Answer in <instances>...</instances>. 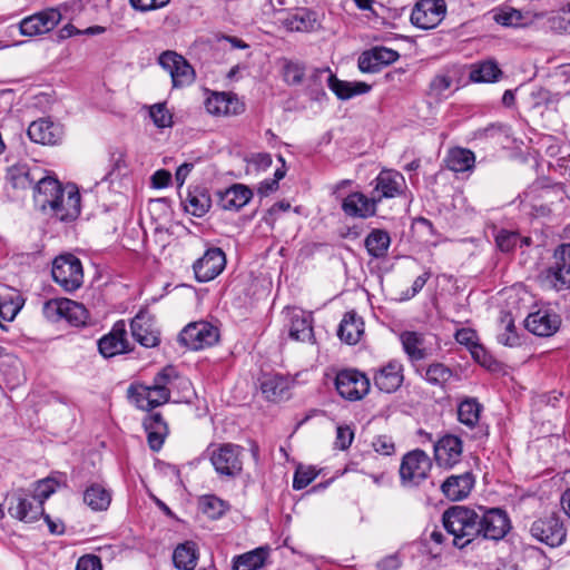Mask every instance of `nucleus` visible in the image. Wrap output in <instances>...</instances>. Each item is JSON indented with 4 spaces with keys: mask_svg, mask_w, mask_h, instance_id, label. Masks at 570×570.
Wrapping results in <instances>:
<instances>
[{
    "mask_svg": "<svg viewBox=\"0 0 570 570\" xmlns=\"http://www.w3.org/2000/svg\"><path fill=\"white\" fill-rule=\"evenodd\" d=\"M474 485L472 473L465 472L459 475H451L442 483L443 494L451 501L465 499Z\"/></svg>",
    "mask_w": 570,
    "mask_h": 570,
    "instance_id": "nucleus-29",
    "label": "nucleus"
},
{
    "mask_svg": "<svg viewBox=\"0 0 570 570\" xmlns=\"http://www.w3.org/2000/svg\"><path fill=\"white\" fill-rule=\"evenodd\" d=\"M327 86L341 100H347L357 95L366 94L371 90V86L363 81H344L328 71Z\"/></svg>",
    "mask_w": 570,
    "mask_h": 570,
    "instance_id": "nucleus-33",
    "label": "nucleus"
},
{
    "mask_svg": "<svg viewBox=\"0 0 570 570\" xmlns=\"http://www.w3.org/2000/svg\"><path fill=\"white\" fill-rule=\"evenodd\" d=\"M354 432L347 425L338 426L336 429L335 446L340 450H346L352 444Z\"/></svg>",
    "mask_w": 570,
    "mask_h": 570,
    "instance_id": "nucleus-57",
    "label": "nucleus"
},
{
    "mask_svg": "<svg viewBox=\"0 0 570 570\" xmlns=\"http://www.w3.org/2000/svg\"><path fill=\"white\" fill-rule=\"evenodd\" d=\"M494 239L497 247L502 253H511L518 247L520 243V234L513 230L500 229L495 234Z\"/></svg>",
    "mask_w": 570,
    "mask_h": 570,
    "instance_id": "nucleus-50",
    "label": "nucleus"
},
{
    "mask_svg": "<svg viewBox=\"0 0 570 570\" xmlns=\"http://www.w3.org/2000/svg\"><path fill=\"white\" fill-rule=\"evenodd\" d=\"M316 19L314 18V13L301 9L294 13L288 14V17L284 20L285 27L291 31H311L314 29Z\"/></svg>",
    "mask_w": 570,
    "mask_h": 570,
    "instance_id": "nucleus-45",
    "label": "nucleus"
},
{
    "mask_svg": "<svg viewBox=\"0 0 570 570\" xmlns=\"http://www.w3.org/2000/svg\"><path fill=\"white\" fill-rule=\"evenodd\" d=\"M177 377L178 375L175 368L171 366H167L155 375L153 384L148 385V387H153L158 391L159 401H169L170 387Z\"/></svg>",
    "mask_w": 570,
    "mask_h": 570,
    "instance_id": "nucleus-42",
    "label": "nucleus"
},
{
    "mask_svg": "<svg viewBox=\"0 0 570 570\" xmlns=\"http://www.w3.org/2000/svg\"><path fill=\"white\" fill-rule=\"evenodd\" d=\"M377 204L379 198L373 195L366 197L362 193H352L343 200L342 209L347 216L366 218L375 215Z\"/></svg>",
    "mask_w": 570,
    "mask_h": 570,
    "instance_id": "nucleus-24",
    "label": "nucleus"
},
{
    "mask_svg": "<svg viewBox=\"0 0 570 570\" xmlns=\"http://www.w3.org/2000/svg\"><path fill=\"white\" fill-rule=\"evenodd\" d=\"M76 570H101L100 559L94 554L83 556L78 560Z\"/></svg>",
    "mask_w": 570,
    "mask_h": 570,
    "instance_id": "nucleus-59",
    "label": "nucleus"
},
{
    "mask_svg": "<svg viewBox=\"0 0 570 570\" xmlns=\"http://www.w3.org/2000/svg\"><path fill=\"white\" fill-rule=\"evenodd\" d=\"M199 507L204 514L210 519L220 518L227 510V503L216 495H204L199 500Z\"/></svg>",
    "mask_w": 570,
    "mask_h": 570,
    "instance_id": "nucleus-47",
    "label": "nucleus"
},
{
    "mask_svg": "<svg viewBox=\"0 0 570 570\" xmlns=\"http://www.w3.org/2000/svg\"><path fill=\"white\" fill-rule=\"evenodd\" d=\"M444 0H420L412 10L411 22L420 29H432L445 17Z\"/></svg>",
    "mask_w": 570,
    "mask_h": 570,
    "instance_id": "nucleus-12",
    "label": "nucleus"
},
{
    "mask_svg": "<svg viewBox=\"0 0 570 570\" xmlns=\"http://www.w3.org/2000/svg\"><path fill=\"white\" fill-rule=\"evenodd\" d=\"M430 276H431L430 272H425L422 275L417 276L414 279L411 289H407L405 292V298L409 299V298L414 297L424 287V285L426 284L428 279L430 278Z\"/></svg>",
    "mask_w": 570,
    "mask_h": 570,
    "instance_id": "nucleus-62",
    "label": "nucleus"
},
{
    "mask_svg": "<svg viewBox=\"0 0 570 570\" xmlns=\"http://www.w3.org/2000/svg\"><path fill=\"white\" fill-rule=\"evenodd\" d=\"M244 449L233 443L219 444L210 453L215 471L225 476L235 478L243 470Z\"/></svg>",
    "mask_w": 570,
    "mask_h": 570,
    "instance_id": "nucleus-6",
    "label": "nucleus"
},
{
    "mask_svg": "<svg viewBox=\"0 0 570 570\" xmlns=\"http://www.w3.org/2000/svg\"><path fill=\"white\" fill-rule=\"evenodd\" d=\"M159 65L170 75L173 87L181 88L195 79V71L188 61L174 51H165L159 56Z\"/></svg>",
    "mask_w": 570,
    "mask_h": 570,
    "instance_id": "nucleus-11",
    "label": "nucleus"
},
{
    "mask_svg": "<svg viewBox=\"0 0 570 570\" xmlns=\"http://www.w3.org/2000/svg\"><path fill=\"white\" fill-rule=\"evenodd\" d=\"M149 115L158 128H167L173 125V116L165 104H156L150 107Z\"/></svg>",
    "mask_w": 570,
    "mask_h": 570,
    "instance_id": "nucleus-52",
    "label": "nucleus"
},
{
    "mask_svg": "<svg viewBox=\"0 0 570 570\" xmlns=\"http://www.w3.org/2000/svg\"><path fill=\"white\" fill-rule=\"evenodd\" d=\"M148 445L153 451H159L168 433V428L160 413H151L144 420Z\"/></svg>",
    "mask_w": 570,
    "mask_h": 570,
    "instance_id": "nucleus-32",
    "label": "nucleus"
},
{
    "mask_svg": "<svg viewBox=\"0 0 570 570\" xmlns=\"http://www.w3.org/2000/svg\"><path fill=\"white\" fill-rule=\"evenodd\" d=\"M277 188H278L277 179H265L259 184L257 190L261 196H267L271 193L277 190Z\"/></svg>",
    "mask_w": 570,
    "mask_h": 570,
    "instance_id": "nucleus-64",
    "label": "nucleus"
},
{
    "mask_svg": "<svg viewBox=\"0 0 570 570\" xmlns=\"http://www.w3.org/2000/svg\"><path fill=\"white\" fill-rule=\"evenodd\" d=\"M83 501L95 511L107 510L111 502V493L100 484H91L83 493Z\"/></svg>",
    "mask_w": 570,
    "mask_h": 570,
    "instance_id": "nucleus-41",
    "label": "nucleus"
},
{
    "mask_svg": "<svg viewBox=\"0 0 570 570\" xmlns=\"http://www.w3.org/2000/svg\"><path fill=\"white\" fill-rule=\"evenodd\" d=\"M219 206L225 210H238L253 197L252 190L242 184H234L224 191L218 193Z\"/></svg>",
    "mask_w": 570,
    "mask_h": 570,
    "instance_id": "nucleus-30",
    "label": "nucleus"
},
{
    "mask_svg": "<svg viewBox=\"0 0 570 570\" xmlns=\"http://www.w3.org/2000/svg\"><path fill=\"white\" fill-rule=\"evenodd\" d=\"M9 514L24 523L38 521L43 515L41 500L31 495L13 494L9 499Z\"/></svg>",
    "mask_w": 570,
    "mask_h": 570,
    "instance_id": "nucleus-16",
    "label": "nucleus"
},
{
    "mask_svg": "<svg viewBox=\"0 0 570 570\" xmlns=\"http://www.w3.org/2000/svg\"><path fill=\"white\" fill-rule=\"evenodd\" d=\"M131 335L136 342L145 347H154L159 343L158 331L154 318L148 312H139L130 323Z\"/></svg>",
    "mask_w": 570,
    "mask_h": 570,
    "instance_id": "nucleus-20",
    "label": "nucleus"
},
{
    "mask_svg": "<svg viewBox=\"0 0 570 570\" xmlns=\"http://www.w3.org/2000/svg\"><path fill=\"white\" fill-rule=\"evenodd\" d=\"M432 468L429 455L420 449L406 453L401 462L400 478L404 487H416L428 478Z\"/></svg>",
    "mask_w": 570,
    "mask_h": 570,
    "instance_id": "nucleus-5",
    "label": "nucleus"
},
{
    "mask_svg": "<svg viewBox=\"0 0 570 570\" xmlns=\"http://www.w3.org/2000/svg\"><path fill=\"white\" fill-rule=\"evenodd\" d=\"M560 325V315L549 307L531 312L524 320V327L533 335L541 337L552 336Z\"/></svg>",
    "mask_w": 570,
    "mask_h": 570,
    "instance_id": "nucleus-15",
    "label": "nucleus"
},
{
    "mask_svg": "<svg viewBox=\"0 0 570 570\" xmlns=\"http://www.w3.org/2000/svg\"><path fill=\"white\" fill-rule=\"evenodd\" d=\"M73 309L79 311V303L69 298H61V320L68 321Z\"/></svg>",
    "mask_w": 570,
    "mask_h": 570,
    "instance_id": "nucleus-63",
    "label": "nucleus"
},
{
    "mask_svg": "<svg viewBox=\"0 0 570 570\" xmlns=\"http://www.w3.org/2000/svg\"><path fill=\"white\" fill-rule=\"evenodd\" d=\"M289 337L299 342H314L313 316L302 309L294 308L289 313Z\"/></svg>",
    "mask_w": 570,
    "mask_h": 570,
    "instance_id": "nucleus-27",
    "label": "nucleus"
},
{
    "mask_svg": "<svg viewBox=\"0 0 570 570\" xmlns=\"http://www.w3.org/2000/svg\"><path fill=\"white\" fill-rule=\"evenodd\" d=\"M55 492V482L51 479L41 480L38 482L35 498L41 500L43 503Z\"/></svg>",
    "mask_w": 570,
    "mask_h": 570,
    "instance_id": "nucleus-58",
    "label": "nucleus"
},
{
    "mask_svg": "<svg viewBox=\"0 0 570 570\" xmlns=\"http://www.w3.org/2000/svg\"><path fill=\"white\" fill-rule=\"evenodd\" d=\"M363 333V320L355 312H347L338 326V337L345 343L354 345L360 342Z\"/></svg>",
    "mask_w": 570,
    "mask_h": 570,
    "instance_id": "nucleus-34",
    "label": "nucleus"
},
{
    "mask_svg": "<svg viewBox=\"0 0 570 570\" xmlns=\"http://www.w3.org/2000/svg\"><path fill=\"white\" fill-rule=\"evenodd\" d=\"M62 19L57 8H48L26 17L19 23L21 35L35 37L51 31Z\"/></svg>",
    "mask_w": 570,
    "mask_h": 570,
    "instance_id": "nucleus-13",
    "label": "nucleus"
},
{
    "mask_svg": "<svg viewBox=\"0 0 570 570\" xmlns=\"http://www.w3.org/2000/svg\"><path fill=\"white\" fill-rule=\"evenodd\" d=\"M33 198L43 213L60 222L75 220L80 214L81 198L77 186L62 185L55 177L41 176Z\"/></svg>",
    "mask_w": 570,
    "mask_h": 570,
    "instance_id": "nucleus-1",
    "label": "nucleus"
},
{
    "mask_svg": "<svg viewBox=\"0 0 570 570\" xmlns=\"http://www.w3.org/2000/svg\"><path fill=\"white\" fill-rule=\"evenodd\" d=\"M171 180V174L166 169H159L151 176V186L154 188H165Z\"/></svg>",
    "mask_w": 570,
    "mask_h": 570,
    "instance_id": "nucleus-61",
    "label": "nucleus"
},
{
    "mask_svg": "<svg viewBox=\"0 0 570 570\" xmlns=\"http://www.w3.org/2000/svg\"><path fill=\"white\" fill-rule=\"evenodd\" d=\"M400 341L412 363L423 361L431 355V350L426 346V337L423 333L404 331L400 334Z\"/></svg>",
    "mask_w": 570,
    "mask_h": 570,
    "instance_id": "nucleus-26",
    "label": "nucleus"
},
{
    "mask_svg": "<svg viewBox=\"0 0 570 570\" xmlns=\"http://www.w3.org/2000/svg\"><path fill=\"white\" fill-rule=\"evenodd\" d=\"M494 21L503 27H520L522 26L523 16L520 10L514 8H503L494 13Z\"/></svg>",
    "mask_w": 570,
    "mask_h": 570,
    "instance_id": "nucleus-51",
    "label": "nucleus"
},
{
    "mask_svg": "<svg viewBox=\"0 0 570 570\" xmlns=\"http://www.w3.org/2000/svg\"><path fill=\"white\" fill-rule=\"evenodd\" d=\"M368 377L354 368H344L337 372L335 387L338 394L348 401H358L370 391Z\"/></svg>",
    "mask_w": 570,
    "mask_h": 570,
    "instance_id": "nucleus-7",
    "label": "nucleus"
},
{
    "mask_svg": "<svg viewBox=\"0 0 570 570\" xmlns=\"http://www.w3.org/2000/svg\"><path fill=\"white\" fill-rule=\"evenodd\" d=\"M452 86V78L444 73L436 75L431 83L430 91L435 97H442L446 90Z\"/></svg>",
    "mask_w": 570,
    "mask_h": 570,
    "instance_id": "nucleus-55",
    "label": "nucleus"
},
{
    "mask_svg": "<svg viewBox=\"0 0 570 570\" xmlns=\"http://www.w3.org/2000/svg\"><path fill=\"white\" fill-rule=\"evenodd\" d=\"M446 167L454 173H465L474 168L475 156L470 149L452 148L445 158Z\"/></svg>",
    "mask_w": 570,
    "mask_h": 570,
    "instance_id": "nucleus-37",
    "label": "nucleus"
},
{
    "mask_svg": "<svg viewBox=\"0 0 570 570\" xmlns=\"http://www.w3.org/2000/svg\"><path fill=\"white\" fill-rule=\"evenodd\" d=\"M442 523L446 532L453 537V546L459 549L480 540L479 511L474 509L453 505L443 512Z\"/></svg>",
    "mask_w": 570,
    "mask_h": 570,
    "instance_id": "nucleus-2",
    "label": "nucleus"
},
{
    "mask_svg": "<svg viewBox=\"0 0 570 570\" xmlns=\"http://www.w3.org/2000/svg\"><path fill=\"white\" fill-rule=\"evenodd\" d=\"M126 330L124 322H117L111 332L102 336L98 341V348L104 357H112L117 354L125 353L127 350V341L125 338Z\"/></svg>",
    "mask_w": 570,
    "mask_h": 570,
    "instance_id": "nucleus-28",
    "label": "nucleus"
},
{
    "mask_svg": "<svg viewBox=\"0 0 570 570\" xmlns=\"http://www.w3.org/2000/svg\"><path fill=\"white\" fill-rule=\"evenodd\" d=\"M316 476L317 473L313 468L299 466L294 474L293 488L295 490H302L306 488L309 483H312Z\"/></svg>",
    "mask_w": 570,
    "mask_h": 570,
    "instance_id": "nucleus-53",
    "label": "nucleus"
},
{
    "mask_svg": "<svg viewBox=\"0 0 570 570\" xmlns=\"http://www.w3.org/2000/svg\"><path fill=\"white\" fill-rule=\"evenodd\" d=\"M501 75L502 71L498 63L489 60L474 65L470 72V79L473 82H494Z\"/></svg>",
    "mask_w": 570,
    "mask_h": 570,
    "instance_id": "nucleus-44",
    "label": "nucleus"
},
{
    "mask_svg": "<svg viewBox=\"0 0 570 570\" xmlns=\"http://www.w3.org/2000/svg\"><path fill=\"white\" fill-rule=\"evenodd\" d=\"M480 539L499 541L510 531V519L507 513L498 508L479 509Z\"/></svg>",
    "mask_w": 570,
    "mask_h": 570,
    "instance_id": "nucleus-8",
    "label": "nucleus"
},
{
    "mask_svg": "<svg viewBox=\"0 0 570 570\" xmlns=\"http://www.w3.org/2000/svg\"><path fill=\"white\" fill-rule=\"evenodd\" d=\"M553 263L543 274L544 282L557 291L570 287V244L561 245L553 255Z\"/></svg>",
    "mask_w": 570,
    "mask_h": 570,
    "instance_id": "nucleus-10",
    "label": "nucleus"
},
{
    "mask_svg": "<svg viewBox=\"0 0 570 570\" xmlns=\"http://www.w3.org/2000/svg\"><path fill=\"white\" fill-rule=\"evenodd\" d=\"M42 314L50 322L61 320V298L45 302L42 306Z\"/></svg>",
    "mask_w": 570,
    "mask_h": 570,
    "instance_id": "nucleus-56",
    "label": "nucleus"
},
{
    "mask_svg": "<svg viewBox=\"0 0 570 570\" xmlns=\"http://www.w3.org/2000/svg\"><path fill=\"white\" fill-rule=\"evenodd\" d=\"M226 266V255L219 247L208 248L202 257L193 264L195 277L199 283L216 278Z\"/></svg>",
    "mask_w": 570,
    "mask_h": 570,
    "instance_id": "nucleus-14",
    "label": "nucleus"
},
{
    "mask_svg": "<svg viewBox=\"0 0 570 570\" xmlns=\"http://www.w3.org/2000/svg\"><path fill=\"white\" fill-rule=\"evenodd\" d=\"M397 51L385 48L375 47L371 50L364 51L358 58V69L362 72L375 73L387 65L393 63L399 59Z\"/></svg>",
    "mask_w": 570,
    "mask_h": 570,
    "instance_id": "nucleus-19",
    "label": "nucleus"
},
{
    "mask_svg": "<svg viewBox=\"0 0 570 570\" xmlns=\"http://www.w3.org/2000/svg\"><path fill=\"white\" fill-rule=\"evenodd\" d=\"M373 183L374 190L372 195L374 198H379V203L383 198H393L401 195L405 188L403 175L395 170H382Z\"/></svg>",
    "mask_w": 570,
    "mask_h": 570,
    "instance_id": "nucleus-18",
    "label": "nucleus"
},
{
    "mask_svg": "<svg viewBox=\"0 0 570 570\" xmlns=\"http://www.w3.org/2000/svg\"><path fill=\"white\" fill-rule=\"evenodd\" d=\"M374 450L383 455H391L394 452V443L387 436H379L373 442Z\"/></svg>",
    "mask_w": 570,
    "mask_h": 570,
    "instance_id": "nucleus-60",
    "label": "nucleus"
},
{
    "mask_svg": "<svg viewBox=\"0 0 570 570\" xmlns=\"http://www.w3.org/2000/svg\"><path fill=\"white\" fill-rule=\"evenodd\" d=\"M29 138L41 145H57L63 138V127L47 118L32 121L27 130Z\"/></svg>",
    "mask_w": 570,
    "mask_h": 570,
    "instance_id": "nucleus-17",
    "label": "nucleus"
},
{
    "mask_svg": "<svg viewBox=\"0 0 570 570\" xmlns=\"http://www.w3.org/2000/svg\"><path fill=\"white\" fill-rule=\"evenodd\" d=\"M197 549L194 542L179 544L173 553V561L179 570H194L197 564Z\"/></svg>",
    "mask_w": 570,
    "mask_h": 570,
    "instance_id": "nucleus-38",
    "label": "nucleus"
},
{
    "mask_svg": "<svg viewBox=\"0 0 570 570\" xmlns=\"http://www.w3.org/2000/svg\"><path fill=\"white\" fill-rule=\"evenodd\" d=\"M501 322L504 325V332L498 335V341L504 346L514 347L520 345V337L515 331L514 321L510 313H505L501 317Z\"/></svg>",
    "mask_w": 570,
    "mask_h": 570,
    "instance_id": "nucleus-49",
    "label": "nucleus"
},
{
    "mask_svg": "<svg viewBox=\"0 0 570 570\" xmlns=\"http://www.w3.org/2000/svg\"><path fill=\"white\" fill-rule=\"evenodd\" d=\"M52 277L66 292L78 289L83 283L82 264L72 254L60 255L53 261Z\"/></svg>",
    "mask_w": 570,
    "mask_h": 570,
    "instance_id": "nucleus-3",
    "label": "nucleus"
},
{
    "mask_svg": "<svg viewBox=\"0 0 570 570\" xmlns=\"http://www.w3.org/2000/svg\"><path fill=\"white\" fill-rule=\"evenodd\" d=\"M403 380V365L400 362L391 361L376 372L374 384L380 391L393 393L402 385Z\"/></svg>",
    "mask_w": 570,
    "mask_h": 570,
    "instance_id": "nucleus-25",
    "label": "nucleus"
},
{
    "mask_svg": "<svg viewBox=\"0 0 570 570\" xmlns=\"http://www.w3.org/2000/svg\"><path fill=\"white\" fill-rule=\"evenodd\" d=\"M549 28L559 33H570V2L563 4L548 19Z\"/></svg>",
    "mask_w": 570,
    "mask_h": 570,
    "instance_id": "nucleus-48",
    "label": "nucleus"
},
{
    "mask_svg": "<svg viewBox=\"0 0 570 570\" xmlns=\"http://www.w3.org/2000/svg\"><path fill=\"white\" fill-rule=\"evenodd\" d=\"M482 405L476 399H465L459 404L458 419L468 428H474L479 423Z\"/></svg>",
    "mask_w": 570,
    "mask_h": 570,
    "instance_id": "nucleus-43",
    "label": "nucleus"
},
{
    "mask_svg": "<svg viewBox=\"0 0 570 570\" xmlns=\"http://www.w3.org/2000/svg\"><path fill=\"white\" fill-rule=\"evenodd\" d=\"M267 551L263 548L234 557L232 570H257L264 566Z\"/></svg>",
    "mask_w": 570,
    "mask_h": 570,
    "instance_id": "nucleus-39",
    "label": "nucleus"
},
{
    "mask_svg": "<svg viewBox=\"0 0 570 570\" xmlns=\"http://www.w3.org/2000/svg\"><path fill=\"white\" fill-rule=\"evenodd\" d=\"M39 169H30L26 164H16L9 167L7 173V180L16 189L33 188L37 190V183L41 177H38Z\"/></svg>",
    "mask_w": 570,
    "mask_h": 570,
    "instance_id": "nucleus-31",
    "label": "nucleus"
},
{
    "mask_svg": "<svg viewBox=\"0 0 570 570\" xmlns=\"http://www.w3.org/2000/svg\"><path fill=\"white\" fill-rule=\"evenodd\" d=\"M158 391L153 387H148L145 384L130 385L128 387V396L137 405V407L144 411H150L154 407L160 406L168 401H159Z\"/></svg>",
    "mask_w": 570,
    "mask_h": 570,
    "instance_id": "nucleus-35",
    "label": "nucleus"
},
{
    "mask_svg": "<svg viewBox=\"0 0 570 570\" xmlns=\"http://www.w3.org/2000/svg\"><path fill=\"white\" fill-rule=\"evenodd\" d=\"M529 531L533 539L552 548L561 546L567 538V529L557 513L538 518L531 523Z\"/></svg>",
    "mask_w": 570,
    "mask_h": 570,
    "instance_id": "nucleus-4",
    "label": "nucleus"
},
{
    "mask_svg": "<svg viewBox=\"0 0 570 570\" xmlns=\"http://www.w3.org/2000/svg\"><path fill=\"white\" fill-rule=\"evenodd\" d=\"M417 373L431 385L444 386L453 376V371L443 363H432L425 368L416 370Z\"/></svg>",
    "mask_w": 570,
    "mask_h": 570,
    "instance_id": "nucleus-40",
    "label": "nucleus"
},
{
    "mask_svg": "<svg viewBox=\"0 0 570 570\" xmlns=\"http://www.w3.org/2000/svg\"><path fill=\"white\" fill-rule=\"evenodd\" d=\"M218 338L217 327L205 321L190 323L179 333V342L193 351L212 346Z\"/></svg>",
    "mask_w": 570,
    "mask_h": 570,
    "instance_id": "nucleus-9",
    "label": "nucleus"
},
{
    "mask_svg": "<svg viewBox=\"0 0 570 570\" xmlns=\"http://www.w3.org/2000/svg\"><path fill=\"white\" fill-rule=\"evenodd\" d=\"M205 107L215 116H235L244 110V105L237 96L228 92H214L206 99Z\"/></svg>",
    "mask_w": 570,
    "mask_h": 570,
    "instance_id": "nucleus-22",
    "label": "nucleus"
},
{
    "mask_svg": "<svg viewBox=\"0 0 570 570\" xmlns=\"http://www.w3.org/2000/svg\"><path fill=\"white\" fill-rule=\"evenodd\" d=\"M434 455L439 465L452 468L462 456V441L455 435H444L434 445Z\"/></svg>",
    "mask_w": 570,
    "mask_h": 570,
    "instance_id": "nucleus-21",
    "label": "nucleus"
},
{
    "mask_svg": "<svg viewBox=\"0 0 570 570\" xmlns=\"http://www.w3.org/2000/svg\"><path fill=\"white\" fill-rule=\"evenodd\" d=\"M391 245V236L384 229H373L364 239V246L372 258H384Z\"/></svg>",
    "mask_w": 570,
    "mask_h": 570,
    "instance_id": "nucleus-36",
    "label": "nucleus"
},
{
    "mask_svg": "<svg viewBox=\"0 0 570 570\" xmlns=\"http://www.w3.org/2000/svg\"><path fill=\"white\" fill-rule=\"evenodd\" d=\"M304 68L295 62H286L284 66V80L288 85H298L303 81Z\"/></svg>",
    "mask_w": 570,
    "mask_h": 570,
    "instance_id": "nucleus-54",
    "label": "nucleus"
},
{
    "mask_svg": "<svg viewBox=\"0 0 570 570\" xmlns=\"http://www.w3.org/2000/svg\"><path fill=\"white\" fill-rule=\"evenodd\" d=\"M212 200L206 191L189 193L185 200V209L196 217H203L210 208Z\"/></svg>",
    "mask_w": 570,
    "mask_h": 570,
    "instance_id": "nucleus-46",
    "label": "nucleus"
},
{
    "mask_svg": "<svg viewBox=\"0 0 570 570\" xmlns=\"http://www.w3.org/2000/svg\"><path fill=\"white\" fill-rule=\"evenodd\" d=\"M259 386L266 400L281 402L289 397L292 381L282 374H264Z\"/></svg>",
    "mask_w": 570,
    "mask_h": 570,
    "instance_id": "nucleus-23",
    "label": "nucleus"
}]
</instances>
